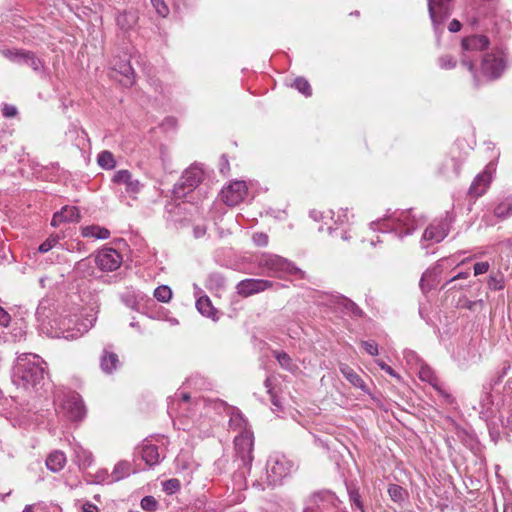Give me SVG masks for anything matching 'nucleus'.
<instances>
[{
  "label": "nucleus",
  "mask_w": 512,
  "mask_h": 512,
  "mask_svg": "<svg viewBox=\"0 0 512 512\" xmlns=\"http://www.w3.org/2000/svg\"><path fill=\"white\" fill-rule=\"evenodd\" d=\"M97 311L90 309L85 315L65 313L58 315L52 308L40 303L36 310V318L41 333L50 338L73 340L89 331L97 319Z\"/></svg>",
  "instance_id": "obj_1"
},
{
  "label": "nucleus",
  "mask_w": 512,
  "mask_h": 512,
  "mask_svg": "<svg viewBox=\"0 0 512 512\" xmlns=\"http://www.w3.org/2000/svg\"><path fill=\"white\" fill-rule=\"evenodd\" d=\"M370 225L372 229L393 232L399 239H403L405 236L411 235L419 227L420 222L416 219L412 209H408L396 210Z\"/></svg>",
  "instance_id": "obj_2"
},
{
  "label": "nucleus",
  "mask_w": 512,
  "mask_h": 512,
  "mask_svg": "<svg viewBox=\"0 0 512 512\" xmlns=\"http://www.w3.org/2000/svg\"><path fill=\"white\" fill-rule=\"evenodd\" d=\"M258 268L269 277L282 278L285 275H297L303 272L290 260L272 253H262L256 257Z\"/></svg>",
  "instance_id": "obj_3"
},
{
  "label": "nucleus",
  "mask_w": 512,
  "mask_h": 512,
  "mask_svg": "<svg viewBox=\"0 0 512 512\" xmlns=\"http://www.w3.org/2000/svg\"><path fill=\"white\" fill-rule=\"evenodd\" d=\"M489 45L490 40L484 34H471L461 40V64L472 73L476 85L479 80L475 74V60Z\"/></svg>",
  "instance_id": "obj_4"
},
{
  "label": "nucleus",
  "mask_w": 512,
  "mask_h": 512,
  "mask_svg": "<svg viewBox=\"0 0 512 512\" xmlns=\"http://www.w3.org/2000/svg\"><path fill=\"white\" fill-rule=\"evenodd\" d=\"M47 363L39 354H19L15 361L16 374L27 384H35L43 378Z\"/></svg>",
  "instance_id": "obj_5"
},
{
  "label": "nucleus",
  "mask_w": 512,
  "mask_h": 512,
  "mask_svg": "<svg viewBox=\"0 0 512 512\" xmlns=\"http://www.w3.org/2000/svg\"><path fill=\"white\" fill-rule=\"evenodd\" d=\"M204 178V170L199 164H192L181 175L179 181L174 185L173 194L176 199L185 197L189 192L194 191Z\"/></svg>",
  "instance_id": "obj_6"
},
{
  "label": "nucleus",
  "mask_w": 512,
  "mask_h": 512,
  "mask_svg": "<svg viewBox=\"0 0 512 512\" xmlns=\"http://www.w3.org/2000/svg\"><path fill=\"white\" fill-rule=\"evenodd\" d=\"M507 67V59L505 53L496 49L490 53H486L481 62V72L484 77L489 80H495L502 76Z\"/></svg>",
  "instance_id": "obj_7"
},
{
  "label": "nucleus",
  "mask_w": 512,
  "mask_h": 512,
  "mask_svg": "<svg viewBox=\"0 0 512 512\" xmlns=\"http://www.w3.org/2000/svg\"><path fill=\"white\" fill-rule=\"evenodd\" d=\"M253 433L250 430H245L239 433L234 438L235 456L239 463V467L250 469L253 460Z\"/></svg>",
  "instance_id": "obj_8"
},
{
  "label": "nucleus",
  "mask_w": 512,
  "mask_h": 512,
  "mask_svg": "<svg viewBox=\"0 0 512 512\" xmlns=\"http://www.w3.org/2000/svg\"><path fill=\"white\" fill-rule=\"evenodd\" d=\"M428 12L436 35L443 30V23L449 18L453 0H427Z\"/></svg>",
  "instance_id": "obj_9"
},
{
  "label": "nucleus",
  "mask_w": 512,
  "mask_h": 512,
  "mask_svg": "<svg viewBox=\"0 0 512 512\" xmlns=\"http://www.w3.org/2000/svg\"><path fill=\"white\" fill-rule=\"evenodd\" d=\"M293 464L283 455L271 456L267 461V478L270 484H276L291 472Z\"/></svg>",
  "instance_id": "obj_10"
},
{
  "label": "nucleus",
  "mask_w": 512,
  "mask_h": 512,
  "mask_svg": "<svg viewBox=\"0 0 512 512\" xmlns=\"http://www.w3.org/2000/svg\"><path fill=\"white\" fill-rule=\"evenodd\" d=\"M452 222V217L447 213L444 218L432 222L425 229L422 240L430 243L441 242L448 235Z\"/></svg>",
  "instance_id": "obj_11"
},
{
  "label": "nucleus",
  "mask_w": 512,
  "mask_h": 512,
  "mask_svg": "<svg viewBox=\"0 0 512 512\" xmlns=\"http://www.w3.org/2000/svg\"><path fill=\"white\" fill-rule=\"evenodd\" d=\"M94 262L101 271L111 272L121 266L122 256L113 248H104L97 252Z\"/></svg>",
  "instance_id": "obj_12"
},
{
  "label": "nucleus",
  "mask_w": 512,
  "mask_h": 512,
  "mask_svg": "<svg viewBox=\"0 0 512 512\" xmlns=\"http://www.w3.org/2000/svg\"><path fill=\"white\" fill-rule=\"evenodd\" d=\"M275 285L273 281L266 279L247 278L240 281L237 286V293L243 297L264 292Z\"/></svg>",
  "instance_id": "obj_13"
},
{
  "label": "nucleus",
  "mask_w": 512,
  "mask_h": 512,
  "mask_svg": "<svg viewBox=\"0 0 512 512\" xmlns=\"http://www.w3.org/2000/svg\"><path fill=\"white\" fill-rule=\"evenodd\" d=\"M494 166L493 164H488L484 171L479 173L473 180L469 188V195L475 198H478L485 194L493 177Z\"/></svg>",
  "instance_id": "obj_14"
},
{
  "label": "nucleus",
  "mask_w": 512,
  "mask_h": 512,
  "mask_svg": "<svg viewBox=\"0 0 512 512\" xmlns=\"http://www.w3.org/2000/svg\"><path fill=\"white\" fill-rule=\"evenodd\" d=\"M334 224L328 227V232L332 237H340L343 241H349L351 238L350 221L347 210H340L337 213V218L334 219Z\"/></svg>",
  "instance_id": "obj_15"
},
{
  "label": "nucleus",
  "mask_w": 512,
  "mask_h": 512,
  "mask_svg": "<svg viewBox=\"0 0 512 512\" xmlns=\"http://www.w3.org/2000/svg\"><path fill=\"white\" fill-rule=\"evenodd\" d=\"M248 194V187L244 180L231 181L226 186V206L234 207L244 201Z\"/></svg>",
  "instance_id": "obj_16"
},
{
  "label": "nucleus",
  "mask_w": 512,
  "mask_h": 512,
  "mask_svg": "<svg viewBox=\"0 0 512 512\" xmlns=\"http://www.w3.org/2000/svg\"><path fill=\"white\" fill-rule=\"evenodd\" d=\"M196 207L187 201H174L166 206L169 218L174 222L188 220Z\"/></svg>",
  "instance_id": "obj_17"
},
{
  "label": "nucleus",
  "mask_w": 512,
  "mask_h": 512,
  "mask_svg": "<svg viewBox=\"0 0 512 512\" xmlns=\"http://www.w3.org/2000/svg\"><path fill=\"white\" fill-rule=\"evenodd\" d=\"M445 259L439 260L433 267L427 269L421 279H420V288L423 292H428L434 289L440 282V275L443 270L442 262Z\"/></svg>",
  "instance_id": "obj_18"
},
{
  "label": "nucleus",
  "mask_w": 512,
  "mask_h": 512,
  "mask_svg": "<svg viewBox=\"0 0 512 512\" xmlns=\"http://www.w3.org/2000/svg\"><path fill=\"white\" fill-rule=\"evenodd\" d=\"M67 417L72 421H80L84 418L86 410L82 399L78 394L69 397L63 404Z\"/></svg>",
  "instance_id": "obj_19"
},
{
  "label": "nucleus",
  "mask_w": 512,
  "mask_h": 512,
  "mask_svg": "<svg viewBox=\"0 0 512 512\" xmlns=\"http://www.w3.org/2000/svg\"><path fill=\"white\" fill-rule=\"evenodd\" d=\"M112 75L115 79H117L122 85L128 87L134 84V70L129 61L120 60L113 65Z\"/></svg>",
  "instance_id": "obj_20"
},
{
  "label": "nucleus",
  "mask_w": 512,
  "mask_h": 512,
  "mask_svg": "<svg viewBox=\"0 0 512 512\" xmlns=\"http://www.w3.org/2000/svg\"><path fill=\"white\" fill-rule=\"evenodd\" d=\"M327 302H322L325 305L330 307H334L336 305L342 306L347 312L351 313L353 316L359 317L362 315V310L350 299L340 296L338 294H329L326 296Z\"/></svg>",
  "instance_id": "obj_21"
},
{
  "label": "nucleus",
  "mask_w": 512,
  "mask_h": 512,
  "mask_svg": "<svg viewBox=\"0 0 512 512\" xmlns=\"http://www.w3.org/2000/svg\"><path fill=\"white\" fill-rule=\"evenodd\" d=\"M339 370L351 385L355 388H359L365 393H369V388L366 383L352 367L345 363H339Z\"/></svg>",
  "instance_id": "obj_22"
},
{
  "label": "nucleus",
  "mask_w": 512,
  "mask_h": 512,
  "mask_svg": "<svg viewBox=\"0 0 512 512\" xmlns=\"http://www.w3.org/2000/svg\"><path fill=\"white\" fill-rule=\"evenodd\" d=\"M226 414L229 415V426L234 429L235 431H239L241 433L242 431L249 430L247 428V421L242 415V413L233 406H228L226 404Z\"/></svg>",
  "instance_id": "obj_23"
},
{
  "label": "nucleus",
  "mask_w": 512,
  "mask_h": 512,
  "mask_svg": "<svg viewBox=\"0 0 512 512\" xmlns=\"http://www.w3.org/2000/svg\"><path fill=\"white\" fill-rule=\"evenodd\" d=\"M66 464V456L62 451H53L46 458V466L52 472H59Z\"/></svg>",
  "instance_id": "obj_24"
},
{
  "label": "nucleus",
  "mask_w": 512,
  "mask_h": 512,
  "mask_svg": "<svg viewBox=\"0 0 512 512\" xmlns=\"http://www.w3.org/2000/svg\"><path fill=\"white\" fill-rule=\"evenodd\" d=\"M137 20L136 12L124 11L117 15L116 24L121 30L128 31L136 25Z\"/></svg>",
  "instance_id": "obj_25"
},
{
  "label": "nucleus",
  "mask_w": 512,
  "mask_h": 512,
  "mask_svg": "<svg viewBox=\"0 0 512 512\" xmlns=\"http://www.w3.org/2000/svg\"><path fill=\"white\" fill-rule=\"evenodd\" d=\"M197 310L208 318H212L213 320H217L216 317L218 311L213 307L211 300L207 296H203L197 299L196 301Z\"/></svg>",
  "instance_id": "obj_26"
},
{
  "label": "nucleus",
  "mask_w": 512,
  "mask_h": 512,
  "mask_svg": "<svg viewBox=\"0 0 512 512\" xmlns=\"http://www.w3.org/2000/svg\"><path fill=\"white\" fill-rule=\"evenodd\" d=\"M494 216L500 220H505L512 216V196H508L500 201L494 208Z\"/></svg>",
  "instance_id": "obj_27"
},
{
  "label": "nucleus",
  "mask_w": 512,
  "mask_h": 512,
  "mask_svg": "<svg viewBox=\"0 0 512 512\" xmlns=\"http://www.w3.org/2000/svg\"><path fill=\"white\" fill-rule=\"evenodd\" d=\"M142 459L149 466H154L159 462V452L156 445L147 444L142 447Z\"/></svg>",
  "instance_id": "obj_28"
},
{
  "label": "nucleus",
  "mask_w": 512,
  "mask_h": 512,
  "mask_svg": "<svg viewBox=\"0 0 512 512\" xmlns=\"http://www.w3.org/2000/svg\"><path fill=\"white\" fill-rule=\"evenodd\" d=\"M73 271L78 277L86 278L94 274V266L89 258H85L75 264Z\"/></svg>",
  "instance_id": "obj_29"
},
{
  "label": "nucleus",
  "mask_w": 512,
  "mask_h": 512,
  "mask_svg": "<svg viewBox=\"0 0 512 512\" xmlns=\"http://www.w3.org/2000/svg\"><path fill=\"white\" fill-rule=\"evenodd\" d=\"M83 237H91L96 239H107L110 236L108 229L97 225H90L82 228Z\"/></svg>",
  "instance_id": "obj_30"
},
{
  "label": "nucleus",
  "mask_w": 512,
  "mask_h": 512,
  "mask_svg": "<svg viewBox=\"0 0 512 512\" xmlns=\"http://www.w3.org/2000/svg\"><path fill=\"white\" fill-rule=\"evenodd\" d=\"M487 288L491 291H501L505 288V277L502 272H492L487 278Z\"/></svg>",
  "instance_id": "obj_31"
},
{
  "label": "nucleus",
  "mask_w": 512,
  "mask_h": 512,
  "mask_svg": "<svg viewBox=\"0 0 512 512\" xmlns=\"http://www.w3.org/2000/svg\"><path fill=\"white\" fill-rule=\"evenodd\" d=\"M131 472V465L127 461H120L118 462L111 474V481L117 482L127 476L130 475Z\"/></svg>",
  "instance_id": "obj_32"
},
{
  "label": "nucleus",
  "mask_w": 512,
  "mask_h": 512,
  "mask_svg": "<svg viewBox=\"0 0 512 512\" xmlns=\"http://www.w3.org/2000/svg\"><path fill=\"white\" fill-rule=\"evenodd\" d=\"M20 64L31 67L35 72H41L44 67L43 62L34 53L28 51H24Z\"/></svg>",
  "instance_id": "obj_33"
},
{
  "label": "nucleus",
  "mask_w": 512,
  "mask_h": 512,
  "mask_svg": "<svg viewBox=\"0 0 512 512\" xmlns=\"http://www.w3.org/2000/svg\"><path fill=\"white\" fill-rule=\"evenodd\" d=\"M388 494L390 498L397 503L406 501L409 496L407 490L397 484H389Z\"/></svg>",
  "instance_id": "obj_34"
},
{
  "label": "nucleus",
  "mask_w": 512,
  "mask_h": 512,
  "mask_svg": "<svg viewBox=\"0 0 512 512\" xmlns=\"http://www.w3.org/2000/svg\"><path fill=\"white\" fill-rule=\"evenodd\" d=\"M142 299V296L136 293L133 290H127L121 295L122 302L129 308L133 310L138 309L139 301Z\"/></svg>",
  "instance_id": "obj_35"
},
{
  "label": "nucleus",
  "mask_w": 512,
  "mask_h": 512,
  "mask_svg": "<svg viewBox=\"0 0 512 512\" xmlns=\"http://www.w3.org/2000/svg\"><path fill=\"white\" fill-rule=\"evenodd\" d=\"M117 354H104L101 358V368L106 373H111L117 368L118 364Z\"/></svg>",
  "instance_id": "obj_36"
},
{
  "label": "nucleus",
  "mask_w": 512,
  "mask_h": 512,
  "mask_svg": "<svg viewBox=\"0 0 512 512\" xmlns=\"http://www.w3.org/2000/svg\"><path fill=\"white\" fill-rule=\"evenodd\" d=\"M97 162L100 167L107 170L113 169L116 166V161L113 154L107 150L102 151L98 155Z\"/></svg>",
  "instance_id": "obj_37"
},
{
  "label": "nucleus",
  "mask_w": 512,
  "mask_h": 512,
  "mask_svg": "<svg viewBox=\"0 0 512 512\" xmlns=\"http://www.w3.org/2000/svg\"><path fill=\"white\" fill-rule=\"evenodd\" d=\"M291 86L298 90L305 97H310L312 95V88L308 80L304 77H297Z\"/></svg>",
  "instance_id": "obj_38"
},
{
  "label": "nucleus",
  "mask_w": 512,
  "mask_h": 512,
  "mask_svg": "<svg viewBox=\"0 0 512 512\" xmlns=\"http://www.w3.org/2000/svg\"><path fill=\"white\" fill-rule=\"evenodd\" d=\"M331 498V494L328 491H319L313 493L309 498V506L313 507V511L318 509L319 503L327 501Z\"/></svg>",
  "instance_id": "obj_39"
},
{
  "label": "nucleus",
  "mask_w": 512,
  "mask_h": 512,
  "mask_svg": "<svg viewBox=\"0 0 512 512\" xmlns=\"http://www.w3.org/2000/svg\"><path fill=\"white\" fill-rule=\"evenodd\" d=\"M154 297L159 302L168 303L172 298V290L166 285L158 286L154 290Z\"/></svg>",
  "instance_id": "obj_40"
},
{
  "label": "nucleus",
  "mask_w": 512,
  "mask_h": 512,
  "mask_svg": "<svg viewBox=\"0 0 512 512\" xmlns=\"http://www.w3.org/2000/svg\"><path fill=\"white\" fill-rule=\"evenodd\" d=\"M65 222H75L80 219V212L75 206H65L61 209Z\"/></svg>",
  "instance_id": "obj_41"
},
{
  "label": "nucleus",
  "mask_w": 512,
  "mask_h": 512,
  "mask_svg": "<svg viewBox=\"0 0 512 512\" xmlns=\"http://www.w3.org/2000/svg\"><path fill=\"white\" fill-rule=\"evenodd\" d=\"M279 364L288 371H293L297 368L296 364L290 357V354H275Z\"/></svg>",
  "instance_id": "obj_42"
},
{
  "label": "nucleus",
  "mask_w": 512,
  "mask_h": 512,
  "mask_svg": "<svg viewBox=\"0 0 512 512\" xmlns=\"http://www.w3.org/2000/svg\"><path fill=\"white\" fill-rule=\"evenodd\" d=\"M24 53V50H11V49H4L1 51V54L9 59L10 61H13L15 63L20 64L21 58Z\"/></svg>",
  "instance_id": "obj_43"
},
{
  "label": "nucleus",
  "mask_w": 512,
  "mask_h": 512,
  "mask_svg": "<svg viewBox=\"0 0 512 512\" xmlns=\"http://www.w3.org/2000/svg\"><path fill=\"white\" fill-rule=\"evenodd\" d=\"M141 507L148 512H153L156 511L158 502L153 496H145L141 500Z\"/></svg>",
  "instance_id": "obj_44"
},
{
  "label": "nucleus",
  "mask_w": 512,
  "mask_h": 512,
  "mask_svg": "<svg viewBox=\"0 0 512 512\" xmlns=\"http://www.w3.org/2000/svg\"><path fill=\"white\" fill-rule=\"evenodd\" d=\"M156 13L161 17H166L169 14V8L164 0H150Z\"/></svg>",
  "instance_id": "obj_45"
},
{
  "label": "nucleus",
  "mask_w": 512,
  "mask_h": 512,
  "mask_svg": "<svg viewBox=\"0 0 512 512\" xmlns=\"http://www.w3.org/2000/svg\"><path fill=\"white\" fill-rule=\"evenodd\" d=\"M131 173L128 170H119L113 176V182L117 184H126L130 178Z\"/></svg>",
  "instance_id": "obj_46"
},
{
  "label": "nucleus",
  "mask_w": 512,
  "mask_h": 512,
  "mask_svg": "<svg viewBox=\"0 0 512 512\" xmlns=\"http://www.w3.org/2000/svg\"><path fill=\"white\" fill-rule=\"evenodd\" d=\"M180 489V481L176 478L169 479L163 483V490L169 494L175 493Z\"/></svg>",
  "instance_id": "obj_47"
},
{
  "label": "nucleus",
  "mask_w": 512,
  "mask_h": 512,
  "mask_svg": "<svg viewBox=\"0 0 512 512\" xmlns=\"http://www.w3.org/2000/svg\"><path fill=\"white\" fill-rule=\"evenodd\" d=\"M438 63L442 69H453L457 62L454 57L450 55H444L438 59Z\"/></svg>",
  "instance_id": "obj_48"
},
{
  "label": "nucleus",
  "mask_w": 512,
  "mask_h": 512,
  "mask_svg": "<svg viewBox=\"0 0 512 512\" xmlns=\"http://www.w3.org/2000/svg\"><path fill=\"white\" fill-rule=\"evenodd\" d=\"M58 236H50L47 238L38 248L39 252L46 253L50 251L57 243H58Z\"/></svg>",
  "instance_id": "obj_49"
},
{
  "label": "nucleus",
  "mask_w": 512,
  "mask_h": 512,
  "mask_svg": "<svg viewBox=\"0 0 512 512\" xmlns=\"http://www.w3.org/2000/svg\"><path fill=\"white\" fill-rule=\"evenodd\" d=\"M484 304H485L484 300H482V299L475 300V301L466 300L463 304V307L470 311H477V310H482L484 308Z\"/></svg>",
  "instance_id": "obj_50"
},
{
  "label": "nucleus",
  "mask_w": 512,
  "mask_h": 512,
  "mask_svg": "<svg viewBox=\"0 0 512 512\" xmlns=\"http://www.w3.org/2000/svg\"><path fill=\"white\" fill-rule=\"evenodd\" d=\"M255 245L265 247L268 245V235L263 232H256L252 236Z\"/></svg>",
  "instance_id": "obj_51"
},
{
  "label": "nucleus",
  "mask_w": 512,
  "mask_h": 512,
  "mask_svg": "<svg viewBox=\"0 0 512 512\" xmlns=\"http://www.w3.org/2000/svg\"><path fill=\"white\" fill-rule=\"evenodd\" d=\"M490 264L487 261L477 262L473 266V272L475 276L485 274L489 271Z\"/></svg>",
  "instance_id": "obj_52"
},
{
  "label": "nucleus",
  "mask_w": 512,
  "mask_h": 512,
  "mask_svg": "<svg viewBox=\"0 0 512 512\" xmlns=\"http://www.w3.org/2000/svg\"><path fill=\"white\" fill-rule=\"evenodd\" d=\"M264 385L267 389V393L270 395V400L272 402V404L276 407H280V402L279 400L277 399L276 395L274 394L273 392V387H272V383H271V379L270 378H267L264 382Z\"/></svg>",
  "instance_id": "obj_53"
},
{
  "label": "nucleus",
  "mask_w": 512,
  "mask_h": 512,
  "mask_svg": "<svg viewBox=\"0 0 512 512\" xmlns=\"http://www.w3.org/2000/svg\"><path fill=\"white\" fill-rule=\"evenodd\" d=\"M349 497L350 501L360 510L363 511V504L360 499V494L357 489H350L349 490Z\"/></svg>",
  "instance_id": "obj_54"
},
{
  "label": "nucleus",
  "mask_w": 512,
  "mask_h": 512,
  "mask_svg": "<svg viewBox=\"0 0 512 512\" xmlns=\"http://www.w3.org/2000/svg\"><path fill=\"white\" fill-rule=\"evenodd\" d=\"M360 349L365 350V352H378V345L375 340L370 339L367 341H362Z\"/></svg>",
  "instance_id": "obj_55"
},
{
  "label": "nucleus",
  "mask_w": 512,
  "mask_h": 512,
  "mask_svg": "<svg viewBox=\"0 0 512 512\" xmlns=\"http://www.w3.org/2000/svg\"><path fill=\"white\" fill-rule=\"evenodd\" d=\"M125 185L126 191L130 193H137L140 191L141 188V183L137 179H133L132 177Z\"/></svg>",
  "instance_id": "obj_56"
},
{
  "label": "nucleus",
  "mask_w": 512,
  "mask_h": 512,
  "mask_svg": "<svg viewBox=\"0 0 512 512\" xmlns=\"http://www.w3.org/2000/svg\"><path fill=\"white\" fill-rule=\"evenodd\" d=\"M11 321V317L7 311L0 306V325L8 326Z\"/></svg>",
  "instance_id": "obj_57"
},
{
  "label": "nucleus",
  "mask_w": 512,
  "mask_h": 512,
  "mask_svg": "<svg viewBox=\"0 0 512 512\" xmlns=\"http://www.w3.org/2000/svg\"><path fill=\"white\" fill-rule=\"evenodd\" d=\"M16 114H17V108L15 106H12V105H5L4 106V108H3V115L5 117L11 118V117L16 116Z\"/></svg>",
  "instance_id": "obj_58"
},
{
  "label": "nucleus",
  "mask_w": 512,
  "mask_h": 512,
  "mask_svg": "<svg viewBox=\"0 0 512 512\" xmlns=\"http://www.w3.org/2000/svg\"><path fill=\"white\" fill-rule=\"evenodd\" d=\"M64 218H63V213L61 211L59 212H56L54 215H53V218L51 220V225L54 226V227H57L59 226L60 224L64 223Z\"/></svg>",
  "instance_id": "obj_59"
},
{
  "label": "nucleus",
  "mask_w": 512,
  "mask_h": 512,
  "mask_svg": "<svg viewBox=\"0 0 512 512\" xmlns=\"http://www.w3.org/2000/svg\"><path fill=\"white\" fill-rule=\"evenodd\" d=\"M470 275L469 272H459L458 274H456L455 276H453L450 280H448L444 285H443V288L447 287L451 282L455 281V280H458V279H466L468 278Z\"/></svg>",
  "instance_id": "obj_60"
},
{
  "label": "nucleus",
  "mask_w": 512,
  "mask_h": 512,
  "mask_svg": "<svg viewBox=\"0 0 512 512\" xmlns=\"http://www.w3.org/2000/svg\"><path fill=\"white\" fill-rule=\"evenodd\" d=\"M501 422L503 426L509 428L512 431V411H509L506 417L502 416Z\"/></svg>",
  "instance_id": "obj_61"
},
{
  "label": "nucleus",
  "mask_w": 512,
  "mask_h": 512,
  "mask_svg": "<svg viewBox=\"0 0 512 512\" xmlns=\"http://www.w3.org/2000/svg\"><path fill=\"white\" fill-rule=\"evenodd\" d=\"M448 29H449L450 32H458L461 29V23L458 20L453 19L449 23Z\"/></svg>",
  "instance_id": "obj_62"
},
{
  "label": "nucleus",
  "mask_w": 512,
  "mask_h": 512,
  "mask_svg": "<svg viewBox=\"0 0 512 512\" xmlns=\"http://www.w3.org/2000/svg\"><path fill=\"white\" fill-rule=\"evenodd\" d=\"M379 366L381 367L382 370L386 371L390 375L399 378V376L396 374V372L389 365H387L386 363L380 362Z\"/></svg>",
  "instance_id": "obj_63"
},
{
  "label": "nucleus",
  "mask_w": 512,
  "mask_h": 512,
  "mask_svg": "<svg viewBox=\"0 0 512 512\" xmlns=\"http://www.w3.org/2000/svg\"><path fill=\"white\" fill-rule=\"evenodd\" d=\"M82 512H98L97 506L87 502L82 507Z\"/></svg>",
  "instance_id": "obj_64"
}]
</instances>
